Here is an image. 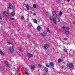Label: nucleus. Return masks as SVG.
Wrapping results in <instances>:
<instances>
[{"instance_id":"a878e982","label":"nucleus","mask_w":75,"mask_h":75,"mask_svg":"<svg viewBox=\"0 0 75 75\" xmlns=\"http://www.w3.org/2000/svg\"><path fill=\"white\" fill-rule=\"evenodd\" d=\"M66 30H69V29H70V28H69L67 27H66Z\"/></svg>"},{"instance_id":"2f4dec72","label":"nucleus","mask_w":75,"mask_h":75,"mask_svg":"<svg viewBox=\"0 0 75 75\" xmlns=\"http://www.w3.org/2000/svg\"><path fill=\"white\" fill-rule=\"evenodd\" d=\"M10 19L11 20H14V18H10Z\"/></svg>"},{"instance_id":"c03bdc74","label":"nucleus","mask_w":75,"mask_h":75,"mask_svg":"<svg viewBox=\"0 0 75 75\" xmlns=\"http://www.w3.org/2000/svg\"><path fill=\"white\" fill-rule=\"evenodd\" d=\"M44 75H46V74H44Z\"/></svg>"},{"instance_id":"423d86ee","label":"nucleus","mask_w":75,"mask_h":75,"mask_svg":"<svg viewBox=\"0 0 75 75\" xmlns=\"http://www.w3.org/2000/svg\"><path fill=\"white\" fill-rule=\"evenodd\" d=\"M9 4V7H8V8H9L10 9H11V7H13V5L11 4L10 2L8 3Z\"/></svg>"},{"instance_id":"dca6fc26","label":"nucleus","mask_w":75,"mask_h":75,"mask_svg":"<svg viewBox=\"0 0 75 75\" xmlns=\"http://www.w3.org/2000/svg\"><path fill=\"white\" fill-rule=\"evenodd\" d=\"M11 14L12 16H15V13L13 12H12L11 13Z\"/></svg>"},{"instance_id":"58836bf2","label":"nucleus","mask_w":75,"mask_h":75,"mask_svg":"<svg viewBox=\"0 0 75 75\" xmlns=\"http://www.w3.org/2000/svg\"><path fill=\"white\" fill-rule=\"evenodd\" d=\"M67 1H68V2H69V1H70V0H67Z\"/></svg>"},{"instance_id":"412c9836","label":"nucleus","mask_w":75,"mask_h":75,"mask_svg":"<svg viewBox=\"0 0 75 75\" xmlns=\"http://www.w3.org/2000/svg\"><path fill=\"white\" fill-rule=\"evenodd\" d=\"M7 43H8V45H12L13 44H12V43H11V42H7Z\"/></svg>"},{"instance_id":"5701e85b","label":"nucleus","mask_w":75,"mask_h":75,"mask_svg":"<svg viewBox=\"0 0 75 75\" xmlns=\"http://www.w3.org/2000/svg\"><path fill=\"white\" fill-rule=\"evenodd\" d=\"M50 20H51V21H52V16H50Z\"/></svg>"},{"instance_id":"e433bc0d","label":"nucleus","mask_w":75,"mask_h":75,"mask_svg":"<svg viewBox=\"0 0 75 75\" xmlns=\"http://www.w3.org/2000/svg\"><path fill=\"white\" fill-rule=\"evenodd\" d=\"M62 28H64V29H65V27H64V26H63L62 27Z\"/></svg>"},{"instance_id":"473e14b6","label":"nucleus","mask_w":75,"mask_h":75,"mask_svg":"<svg viewBox=\"0 0 75 75\" xmlns=\"http://www.w3.org/2000/svg\"><path fill=\"white\" fill-rule=\"evenodd\" d=\"M64 40H65V41H67V38H64Z\"/></svg>"},{"instance_id":"9d476101","label":"nucleus","mask_w":75,"mask_h":75,"mask_svg":"<svg viewBox=\"0 0 75 75\" xmlns=\"http://www.w3.org/2000/svg\"><path fill=\"white\" fill-rule=\"evenodd\" d=\"M3 14L4 15H5V16H8V13L6 11L5 12H4L3 13Z\"/></svg>"},{"instance_id":"79ce46f5","label":"nucleus","mask_w":75,"mask_h":75,"mask_svg":"<svg viewBox=\"0 0 75 75\" xmlns=\"http://www.w3.org/2000/svg\"><path fill=\"white\" fill-rule=\"evenodd\" d=\"M57 23H59V21H57Z\"/></svg>"},{"instance_id":"6ab92c4d","label":"nucleus","mask_w":75,"mask_h":75,"mask_svg":"<svg viewBox=\"0 0 75 75\" xmlns=\"http://www.w3.org/2000/svg\"><path fill=\"white\" fill-rule=\"evenodd\" d=\"M30 68L31 69H34V68H35V66H31Z\"/></svg>"},{"instance_id":"c9c22d12","label":"nucleus","mask_w":75,"mask_h":75,"mask_svg":"<svg viewBox=\"0 0 75 75\" xmlns=\"http://www.w3.org/2000/svg\"><path fill=\"white\" fill-rule=\"evenodd\" d=\"M21 18H22V19H24V17H21Z\"/></svg>"},{"instance_id":"ea45409f","label":"nucleus","mask_w":75,"mask_h":75,"mask_svg":"<svg viewBox=\"0 0 75 75\" xmlns=\"http://www.w3.org/2000/svg\"><path fill=\"white\" fill-rule=\"evenodd\" d=\"M33 15H34V16H35V15H36V14H35V13H33Z\"/></svg>"},{"instance_id":"39448f33","label":"nucleus","mask_w":75,"mask_h":75,"mask_svg":"<svg viewBox=\"0 0 75 75\" xmlns=\"http://www.w3.org/2000/svg\"><path fill=\"white\" fill-rule=\"evenodd\" d=\"M41 35L42 37H45L46 36V35H47V33L45 32H44L43 33H41Z\"/></svg>"},{"instance_id":"cd10ccee","label":"nucleus","mask_w":75,"mask_h":75,"mask_svg":"<svg viewBox=\"0 0 75 75\" xmlns=\"http://www.w3.org/2000/svg\"><path fill=\"white\" fill-rule=\"evenodd\" d=\"M27 37L28 38H30V35L29 34H28V35H27Z\"/></svg>"},{"instance_id":"ddd939ff","label":"nucleus","mask_w":75,"mask_h":75,"mask_svg":"<svg viewBox=\"0 0 75 75\" xmlns=\"http://www.w3.org/2000/svg\"><path fill=\"white\" fill-rule=\"evenodd\" d=\"M58 62L59 63H61L62 62V60L61 59H59L58 60Z\"/></svg>"},{"instance_id":"37998d69","label":"nucleus","mask_w":75,"mask_h":75,"mask_svg":"<svg viewBox=\"0 0 75 75\" xmlns=\"http://www.w3.org/2000/svg\"><path fill=\"white\" fill-rule=\"evenodd\" d=\"M71 75H73L72 74H71Z\"/></svg>"},{"instance_id":"4c0bfd02","label":"nucleus","mask_w":75,"mask_h":75,"mask_svg":"<svg viewBox=\"0 0 75 75\" xmlns=\"http://www.w3.org/2000/svg\"><path fill=\"white\" fill-rule=\"evenodd\" d=\"M0 19H2V17L0 16Z\"/></svg>"},{"instance_id":"4be33fe9","label":"nucleus","mask_w":75,"mask_h":75,"mask_svg":"<svg viewBox=\"0 0 75 75\" xmlns=\"http://www.w3.org/2000/svg\"><path fill=\"white\" fill-rule=\"evenodd\" d=\"M34 22L35 23V24H37V21L35 20H34Z\"/></svg>"},{"instance_id":"a19ab883","label":"nucleus","mask_w":75,"mask_h":75,"mask_svg":"<svg viewBox=\"0 0 75 75\" xmlns=\"http://www.w3.org/2000/svg\"><path fill=\"white\" fill-rule=\"evenodd\" d=\"M8 65H9V67H10V66H11V65L10 64H8Z\"/></svg>"},{"instance_id":"7c9ffc66","label":"nucleus","mask_w":75,"mask_h":75,"mask_svg":"<svg viewBox=\"0 0 75 75\" xmlns=\"http://www.w3.org/2000/svg\"><path fill=\"white\" fill-rule=\"evenodd\" d=\"M21 47H19L18 48V50H19V51H21Z\"/></svg>"},{"instance_id":"f8f14e48","label":"nucleus","mask_w":75,"mask_h":75,"mask_svg":"<svg viewBox=\"0 0 75 75\" xmlns=\"http://www.w3.org/2000/svg\"><path fill=\"white\" fill-rule=\"evenodd\" d=\"M41 26H38L37 29L38 30H41Z\"/></svg>"},{"instance_id":"c756f323","label":"nucleus","mask_w":75,"mask_h":75,"mask_svg":"<svg viewBox=\"0 0 75 75\" xmlns=\"http://www.w3.org/2000/svg\"><path fill=\"white\" fill-rule=\"evenodd\" d=\"M46 66H47V67H48V68H49V67H50V66L48 64H46Z\"/></svg>"},{"instance_id":"f3484780","label":"nucleus","mask_w":75,"mask_h":75,"mask_svg":"<svg viewBox=\"0 0 75 75\" xmlns=\"http://www.w3.org/2000/svg\"><path fill=\"white\" fill-rule=\"evenodd\" d=\"M47 31L48 32V33H50V29H49V28H46Z\"/></svg>"},{"instance_id":"9b49d317","label":"nucleus","mask_w":75,"mask_h":75,"mask_svg":"<svg viewBox=\"0 0 75 75\" xmlns=\"http://www.w3.org/2000/svg\"><path fill=\"white\" fill-rule=\"evenodd\" d=\"M44 69L45 70V71L46 72L48 71V68H47L45 67H44Z\"/></svg>"},{"instance_id":"2eb2a0df","label":"nucleus","mask_w":75,"mask_h":75,"mask_svg":"<svg viewBox=\"0 0 75 75\" xmlns=\"http://www.w3.org/2000/svg\"><path fill=\"white\" fill-rule=\"evenodd\" d=\"M50 65L51 67H53V66H54V63L52 62L50 63Z\"/></svg>"},{"instance_id":"f257e3e1","label":"nucleus","mask_w":75,"mask_h":75,"mask_svg":"<svg viewBox=\"0 0 75 75\" xmlns=\"http://www.w3.org/2000/svg\"><path fill=\"white\" fill-rule=\"evenodd\" d=\"M9 50L10 52H11V53H13L14 52V48L13 47H9Z\"/></svg>"},{"instance_id":"6e6552de","label":"nucleus","mask_w":75,"mask_h":75,"mask_svg":"<svg viewBox=\"0 0 75 75\" xmlns=\"http://www.w3.org/2000/svg\"><path fill=\"white\" fill-rule=\"evenodd\" d=\"M65 33L67 35H69L70 34V32L69 30H65Z\"/></svg>"},{"instance_id":"f03ea898","label":"nucleus","mask_w":75,"mask_h":75,"mask_svg":"<svg viewBox=\"0 0 75 75\" xmlns=\"http://www.w3.org/2000/svg\"><path fill=\"white\" fill-rule=\"evenodd\" d=\"M67 65L70 68H73V64L72 63H70L69 64H67Z\"/></svg>"},{"instance_id":"c85d7f7f","label":"nucleus","mask_w":75,"mask_h":75,"mask_svg":"<svg viewBox=\"0 0 75 75\" xmlns=\"http://www.w3.org/2000/svg\"><path fill=\"white\" fill-rule=\"evenodd\" d=\"M38 66H39V67H42V65L41 64H38Z\"/></svg>"},{"instance_id":"f704fd0d","label":"nucleus","mask_w":75,"mask_h":75,"mask_svg":"<svg viewBox=\"0 0 75 75\" xmlns=\"http://www.w3.org/2000/svg\"><path fill=\"white\" fill-rule=\"evenodd\" d=\"M73 24H74V25H75V22H73Z\"/></svg>"},{"instance_id":"20e7f679","label":"nucleus","mask_w":75,"mask_h":75,"mask_svg":"<svg viewBox=\"0 0 75 75\" xmlns=\"http://www.w3.org/2000/svg\"><path fill=\"white\" fill-rule=\"evenodd\" d=\"M49 47V45L48 44H45L44 46V48L45 49H47Z\"/></svg>"},{"instance_id":"1a4fd4ad","label":"nucleus","mask_w":75,"mask_h":75,"mask_svg":"<svg viewBox=\"0 0 75 75\" xmlns=\"http://www.w3.org/2000/svg\"><path fill=\"white\" fill-rule=\"evenodd\" d=\"M25 7H26V8L27 10H29V8H30V6L28 4H26L25 5Z\"/></svg>"},{"instance_id":"aec40b11","label":"nucleus","mask_w":75,"mask_h":75,"mask_svg":"<svg viewBox=\"0 0 75 75\" xmlns=\"http://www.w3.org/2000/svg\"><path fill=\"white\" fill-rule=\"evenodd\" d=\"M53 21L54 22V24H57V22H56V20H55V19L53 18Z\"/></svg>"},{"instance_id":"b1692460","label":"nucleus","mask_w":75,"mask_h":75,"mask_svg":"<svg viewBox=\"0 0 75 75\" xmlns=\"http://www.w3.org/2000/svg\"><path fill=\"white\" fill-rule=\"evenodd\" d=\"M33 6L34 8H36V5L35 4H34Z\"/></svg>"},{"instance_id":"7ed1b4c3","label":"nucleus","mask_w":75,"mask_h":75,"mask_svg":"<svg viewBox=\"0 0 75 75\" xmlns=\"http://www.w3.org/2000/svg\"><path fill=\"white\" fill-rule=\"evenodd\" d=\"M27 56L30 58H31L33 57V55L30 53H28L27 54Z\"/></svg>"},{"instance_id":"0eeeda50","label":"nucleus","mask_w":75,"mask_h":75,"mask_svg":"<svg viewBox=\"0 0 75 75\" xmlns=\"http://www.w3.org/2000/svg\"><path fill=\"white\" fill-rule=\"evenodd\" d=\"M53 16L54 17H58V15L56 14V12L54 11L53 12Z\"/></svg>"},{"instance_id":"bb28decb","label":"nucleus","mask_w":75,"mask_h":75,"mask_svg":"<svg viewBox=\"0 0 75 75\" xmlns=\"http://www.w3.org/2000/svg\"><path fill=\"white\" fill-rule=\"evenodd\" d=\"M63 51H64V52H66V53H67V50L65 49H64L63 50Z\"/></svg>"},{"instance_id":"72a5a7b5","label":"nucleus","mask_w":75,"mask_h":75,"mask_svg":"<svg viewBox=\"0 0 75 75\" xmlns=\"http://www.w3.org/2000/svg\"><path fill=\"white\" fill-rule=\"evenodd\" d=\"M25 71H28V69H25Z\"/></svg>"},{"instance_id":"393cba45","label":"nucleus","mask_w":75,"mask_h":75,"mask_svg":"<svg viewBox=\"0 0 75 75\" xmlns=\"http://www.w3.org/2000/svg\"><path fill=\"white\" fill-rule=\"evenodd\" d=\"M62 12L61 11H60V12L59 13V16H62Z\"/></svg>"},{"instance_id":"4468645a","label":"nucleus","mask_w":75,"mask_h":75,"mask_svg":"<svg viewBox=\"0 0 75 75\" xmlns=\"http://www.w3.org/2000/svg\"><path fill=\"white\" fill-rule=\"evenodd\" d=\"M0 54L3 56L4 55V53H3V52L2 51L0 50Z\"/></svg>"},{"instance_id":"a211bd4d","label":"nucleus","mask_w":75,"mask_h":75,"mask_svg":"<svg viewBox=\"0 0 75 75\" xmlns=\"http://www.w3.org/2000/svg\"><path fill=\"white\" fill-rule=\"evenodd\" d=\"M5 63L6 65H7V66H8V62L7 61H5Z\"/></svg>"}]
</instances>
